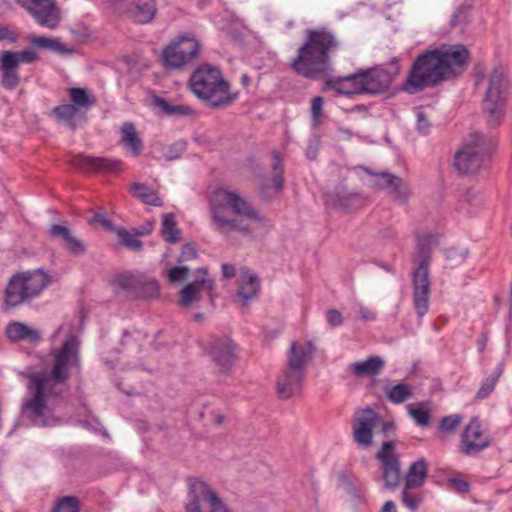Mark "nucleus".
I'll list each match as a JSON object with an SVG mask.
<instances>
[{
    "label": "nucleus",
    "mask_w": 512,
    "mask_h": 512,
    "mask_svg": "<svg viewBox=\"0 0 512 512\" xmlns=\"http://www.w3.org/2000/svg\"><path fill=\"white\" fill-rule=\"evenodd\" d=\"M317 152H318V149H317V146H312L310 145L306 151V156L310 159V160H313L316 158V155H317Z\"/></svg>",
    "instance_id": "62"
},
{
    "label": "nucleus",
    "mask_w": 512,
    "mask_h": 512,
    "mask_svg": "<svg viewBox=\"0 0 512 512\" xmlns=\"http://www.w3.org/2000/svg\"><path fill=\"white\" fill-rule=\"evenodd\" d=\"M79 341L68 330V337L59 349L53 352L54 365L51 374L36 372L28 376V395L22 404V416L35 426H53L56 418L47 405L48 396L57 395L58 384L64 383L70 376V369L79 366Z\"/></svg>",
    "instance_id": "1"
},
{
    "label": "nucleus",
    "mask_w": 512,
    "mask_h": 512,
    "mask_svg": "<svg viewBox=\"0 0 512 512\" xmlns=\"http://www.w3.org/2000/svg\"><path fill=\"white\" fill-rule=\"evenodd\" d=\"M30 42L33 46L38 48L50 49L59 53L69 52L58 39L34 36L31 38Z\"/></svg>",
    "instance_id": "42"
},
{
    "label": "nucleus",
    "mask_w": 512,
    "mask_h": 512,
    "mask_svg": "<svg viewBox=\"0 0 512 512\" xmlns=\"http://www.w3.org/2000/svg\"><path fill=\"white\" fill-rule=\"evenodd\" d=\"M53 512H80L79 501L74 496H64L56 502Z\"/></svg>",
    "instance_id": "46"
},
{
    "label": "nucleus",
    "mask_w": 512,
    "mask_h": 512,
    "mask_svg": "<svg viewBox=\"0 0 512 512\" xmlns=\"http://www.w3.org/2000/svg\"><path fill=\"white\" fill-rule=\"evenodd\" d=\"M138 284H142L141 293L145 297H155L159 293V285L158 282L153 278H147L141 281L140 279L136 281Z\"/></svg>",
    "instance_id": "49"
},
{
    "label": "nucleus",
    "mask_w": 512,
    "mask_h": 512,
    "mask_svg": "<svg viewBox=\"0 0 512 512\" xmlns=\"http://www.w3.org/2000/svg\"><path fill=\"white\" fill-rule=\"evenodd\" d=\"M190 276V268L185 265H175L166 270V277L170 284L181 285Z\"/></svg>",
    "instance_id": "41"
},
{
    "label": "nucleus",
    "mask_w": 512,
    "mask_h": 512,
    "mask_svg": "<svg viewBox=\"0 0 512 512\" xmlns=\"http://www.w3.org/2000/svg\"><path fill=\"white\" fill-rule=\"evenodd\" d=\"M16 62L11 61L2 52L0 53V84L6 90L15 89L20 83Z\"/></svg>",
    "instance_id": "26"
},
{
    "label": "nucleus",
    "mask_w": 512,
    "mask_h": 512,
    "mask_svg": "<svg viewBox=\"0 0 512 512\" xmlns=\"http://www.w3.org/2000/svg\"><path fill=\"white\" fill-rule=\"evenodd\" d=\"M25 283L20 273L14 275L5 290V303L9 307H16L25 302Z\"/></svg>",
    "instance_id": "27"
},
{
    "label": "nucleus",
    "mask_w": 512,
    "mask_h": 512,
    "mask_svg": "<svg viewBox=\"0 0 512 512\" xmlns=\"http://www.w3.org/2000/svg\"><path fill=\"white\" fill-rule=\"evenodd\" d=\"M358 200V194L344 189L334 191L325 196V202L328 206L340 210L350 209Z\"/></svg>",
    "instance_id": "28"
},
{
    "label": "nucleus",
    "mask_w": 512,
    "mask_h": 512,
    "mask_svg": "<svg viewBox=\"0 0 512 512\" xmlns=\"http://www.w3.org/2000/svg\"><path fill=\"white\" fill-rule=\"evenodd\" d=\"M2 53L11 61L16 62L17 67H19L21 63L31 64L38 60L37 53L30 49L23 51L4 50Z\"/></svg>",
    "instance_id": "40"
},
{
    "label": "nucleus",
    "mask_w": 512,
    "mask_h": 512,
    "mask_svg": "<svg viewBox=\"0 0 512 512\" xmlns=\"http://www.w3.org/2000/svg\"><path fill=\"white\" fill-rule=\"evenodd\" d=\"M154 104L166 115H184L189 113V107L182 105H172L165 99L156 97Z\"/></svg>",
    "instance_id": "45"
},
{
    "label": "nucleus",
    "mask_w": 512,
    "mask_h": 512,
    "mask_svg": "<svg viewBox=\"0 0 512 512\" xmlns=\"http://www.w3.org/2000/svg\"><path fill=\"white\" fill-rule=\"evenodd\" d=\"M186 143L183 141L175 142L164 150V156L167 160L178 158L186 149Z\"/></svg>",
    "instance_id": "51"
},
{
    "label": "nucleus",
    "mask_w": 512,
    "mask_h": 512,
    "mask_svg": "<svg viewBox=\"0 0 512 512\" xmlns=\"http://www.w3.org/2000/svg\"><path fill=\"white\" fill-rule=\"evenodd\" d=\"M417 117V130L422 134L429 132L430 124L423 110L419 109L416 113Z\"/></svg>",
    "instance_id": "56"
},
{
    "label": "nucleus",
    "mask_w": 512,
    "mask_h": 512,
    "mask_svg": "<svg viewBox=\"0 0 512 512\" xmlns=\"http://www.w3.org/2000/svg\"><path fill=\"white\" fill-rule=\"evenodd\" d=\"M494 146L493 139L478 132L470 133L454 156L455 168L462 174L478 172Z\"/></svg>",
    "instance_id": "9"
},
{
    "label": "nucleus",
    "mask_w": 512,
    "mask_h": 512,
    "mask_svg": "<svg viewBox=\"0 0 512 512\" xmlns=\"http://www.w3.org/2000/svg\"><path fill=\"white\" fill-rule=\"evenodd\" d=\"M194 512L231 511L206 482L194 479Z\"/></svg>",
    "instance_id": "14"
},
{
    "label": "nucleus",
    "mask_w": 512,
    "mask_h": 512,
    "mask_svg": "<svg viewBox=\"0 0 512 512\" xmlns=\"http://www.w3.org/2000/svg\"><path fill=\"white\" fill-rule=\"evenodd\" d=\"M384 367V361L379 356H372L365 361L355 362L351 365L353 374L357 377L374 376Z\"/></svg>",
    "instance_id": "30"
},
{
    "label": "nucleus",
    "mask_w": 512,
    "mask_h": 512,
    "mask_svg": "<svg viewBox=\"0 0 512 512\" xmlns=\"http://www.w3.org/2000/svg\"><path fill=\"white\" fill-rule=\"evenodd\" d=\"M132 191L136 198L141 200L144 204L161 207L163 205L158 193L152 188L142 183H135L132 185Z\"/></svg>",
    "instance_id": "36"
},
{
    "label": "nucleus",
    "mask_w": 512,
    "mask_h": 512,
    "mask_svg": "<svg viewBox=\"0 0 512 512\" xmlns=\"http://www.w3.org/2000/svg\"><path fill=\"white\" fill-rule=\"evenodd\" d=\"M324 100L322 97L317 96L312 99L311 102V115L315 123H318L322 117Z\"/></svg>",
    "instance_id": "52"
},
{
    "label": "nucleus",
    "mask_w": 512,
    "mask_h": 512,
    "mask_svg": "<svg viewBox=\"0 0 512 512\" xmlns=\"http://www.w3.org/2000/svg\"><path fill=\"white\" fill-rule=\"evenodd\" d=\"M155 13L156 5L154 0L137 2L130 11L132 19L140 24L150 22L154 18Z\"/></svg>",
    "instance_id": "32"
},
{
    "label": "nucleus",
    "mask_w": 512,
    "mask_h": 512,
    "mask_svg": "<svg viewBox=\"0 0 512 512\" xmlns=\"http://www.w3.org/2000/svg\"><path fill=\"white\" fill-rule=\"evenodd\" d=\"M192 57V38L179 36L168 44L162 53L163 65L167 69H177L186 65Z\"/></svg>",
    "instance_id": "15"
},
{
    "label": "nucleus",
    "mask_w": 512,
    "mask_h": 512,
    "mask_svg": "<svg viewBox=\"0 0 512 512\" xmlns=\"http://www.w3.org/2000/svg\"><path fill=\"white\" fill-rule=\"evenodd\" d=\"M504 370V364L499 363L493 373L482 383L481 387L476 393V398L483 400L487 398L495 389L496 383Z\"/></svg>",
    "instance_id": "37"
},
{
    "label": "nucleus",
    "mask_w": 512,
    "mask_h": 512,
    "mask_svg": "<svg viewBox=\"0 0 512 512\" xmlns=\"http://www.w3.org/2000/svg\"><path fill=\"white\" fill-rule=\"evenodd\" d=\"M120 243L134 252H140L143 248V243L138 239L139 235H136L135 230H126L124 228H117L115 230Z\"/></svg>",
    "instance_id": "38"
},
{
    "label": "nucleus",
    "mask_w": 512,
    "mask_h": 512,
    "mask_svg": "<svg viewBox=\"0 0 512 512\" xmlns=\"http://www.w3.org/2000/svg\"><path fill=\"white\" fill-rule=\"evenodd\" d=\"M438 245V235L419 232L416 235L415 260L418 267L413 272V300L418 317L422 318L429 309L430 280L429 261L432 250Z\"/></svg>",
    "instance_id": "6"
},
{
    "label": "nucleus",
    "mask_w": 512,
    "mask_h": 512,
    "mask_svg": "<svg viewBox=\"0 0 512 512\" xmlns=\"http://www.w3.org/2000/svg\"><path fill=\"white\" fill-rule=\"evenodd\" d=\"M77 113V108L71 104H63L55 107L52 110V115L60 122L65 123L71 129L76 128L74 118Z\"/></svg>",
    "instance_id": "39"
},
{
    "label": "nucleus",
    "mask_w": 512,
    "mask_h": 512,
    "mask_svg": "<svg viewBox=\"0 0 512 512\" xmlns=\"http://www.w3.org/2000/svg\"><path fill=\"white\" fill-rule=\"evenodd\" d=\"M360 168L369 175L366 180L367 186L387 190L394 200L400 204L407 202L410 191L403 179L389 172L374 173L367 167Z\"/></svg>",
    "instance_id": "12"
},
{
    "label": "nucleus",
    "mask_w": 512,
    "mask_h": 512,
    "mask_svg": "<svg viewBox=\"0 0 512 512\" xmlns=\"http://www.w3.org/2000/svg\"><path fill=\"white\" fill-rule=\"evenodd\" d=\"M508 81L502 70L496 68L489 76L488 88L483 101L487 123L497 127L502 122L507 106Z\"/></svg>",
    "instance_id": "10"
},
{
    "label": "nucleus",
    "mask_w": 512,
    "mask_h": 512,
    "mask_svg": "<svg viewBox=\"0 0 512 512\" xmlns=\"http://www.w3.org/2000/svg\"><path fill=\"white\" fill-rule=\"evenodd\" d=\"M49 234L59 239L63 247L73 255H83L86 252L85 243L66 226L54 224L50 227Z\"/></svg>",
    "instance_id": "20"
},
{
    "label": "nucleus",
    "mask_w": 512,
    "mask_h": 512,
    "mask_svg": "<svg viewBox=\"0 0 512 512\" xmlns=\"http://www.w3.org/2000/svg\"><path fill=\"white\" fill-rule=\"evenodd\" d=\"M91 223H98L105 228H111V222L101 213H95L91 219Z\"/></svg>",
    "instance_id": "60"
},
{
    "label": "nucleus",
    "mask_w": 512,
    "mask_h": 512,
    "mask_svg": "<svg viewBox=\"0 0 512 512\" xmlns=\"http://www.w3.org/2000/svg\"><path fill=\"white\" fill-rule=\"evenodd\" d=\"M450 485L454 490L460 493H467L469 491V483L460 478H452L450 479Z\"/></svg>",
    "instance_id": "57"
},
{
    "label": "nucleus",
    "mask_w": 512,
    "mask_h": 512,
    "mask_svg": "<svg viewBox=\"0 0 512 512\" xmlns=\"http://www.w3.org/2000/svg\"><path fill=\"white\" fill-rule=\"evenodd\" d=\"M384 393L387 400L392 404H402L413 396L412 389L403 383L386 385Z\"/></svg>",
    "instance_id": "33"
},
{
    "label": "nucleus",
    "mask_w": 512,
    "mask_h": 512,
    "mask_svg": "<svg viewBox=\"0 0 512 512\" xmlns=\"http://www.w3.org/2000/svg\"><path fill=\"white\" fill-rule=\"evenodd\" d=\"M194 94L212 107L226 106L235 99L219 68L211 64L194 69Z\"/></svg>",
    "instance_id": "7"
},
{
    "label": "nucleus",
    "mask_w": 512,
    "mask_h": 512,
    "mask_svg": "<svg viewBox=\"0 0 512 512\" xmlns=\"http://www.w3.org/2000/svg\"><path fill=\"white\" fill-rule=\"evenodd\" d=\"M407 413L419 427H427L430 423L431 411L429 402L423 401L417 404H408Z\"/></svg>",
    "instance_id": "34"
},
{
    "label": "nucleus",
    "mask_w": 512,
    "mask_h": 512,
    "mask_svg": "<svg viewBox=\"0 0 512 512\" xmlns=\"http://www.w3.org/2000/svg\"><path fill=\"white\" fill-rule=\"evenodd\" d=\"M326 320L331 327H338L343 324V316L337 309H330L326 312Z\"/></svg>",
    "instance_id": "53"
},
{
    "label": "nucleus",
    "mask_w": 512,
    "mask_h": 512,
    "mask_svg": "<svg viewBox=\"0 0 512 512\" xmlns=\"http://www.w3.org/2000/svg\"><path fill=\"white\" fill-rule=\"evenodd\" d=\"M6 333L8 338L14 342L28 341L31 344H35L40 342L42 339L40 331L21 322H12L8 324Z\"/></svg>",
    "instance_id": "25"
},
{
    "label": "nucleus",
    "mask_w": 512,
    "mask_h": 512,
    "mask_svg": "<svg viewBox=\"0 0 512 512\" xmlns=\"http://www.w3.org/2000/svg\"><path fill=\"white\" fill-rule=\"evenodd\" d=\"M489 444L490 439L482 429L480 421L477 418H473L463 431L461 452L471 456L486 449Z\"/></svg>",
    "instance_id": "16"
},
{
    "label": "nucleus",
    "mask_w": 512,
    "mask_h": 512,
    "mask_svg": "<svg viewBox=\"0 0 512 512\" xmlns=\"http://www.w3.org/2000/svg\"><path fill=\"white\" fill-rule=\"evenodd\" d=\"M222 274L225 278H232L235 276V267L232 264L224 263L222 265Z\"/></svg>",
    "instance_id": "61"
},
{
    "label": "nucleus",
    "mask_w": 512,
    "mask_h": 512,
    "mask_svg": "<svg viewBox=\"0 0 512 512\" xmlns=\"http://www.w3.org/2000/svg\"><path fill=\"white\" fill-rule=\"evenodd\" d=\"M340 48V41L327 28L308 29L304 43L298 48L297 55L290 67L297 74L318 79L329 73L331 56Z\"/></svg>",
    "instance_id": "4"
},
{
    "label": "nucleus",
    "mask_w": 512,
    "mask_h": 512,
    "mask_svg": "<svg viewBox=\"0 0 512 512\" xmlns=\"http://www.w3.org/2000/svg\"><path fill=\"white\" fill-rule=\"evenodd\" d=\"M161 236L169 243H176L181 240V232L172 213L164 214L162 217Z\"/></svg>",
    "instance_id": "35"
},
{
    "label": "nucleus",
    "mask_w": 512,
    "mask_h": 512,
    "mask_svg": "<svg viewBox=\"0 0 512 512\" xmlns=\"http://www.w3.org/2000/svg\"><path fill=\"white\" fill-rule=\"evenodd\" d=\"M380 423V416L371 408L359 409L352 420L354 442L361 448H369L373 443V429Z\"/></svg>",
    "instance_id": "13"
},
{
    "label": "nucleus",
    "mask_w": 512,
    "mask_h": 512,
    "mask_svg": "<svg viewBox=\"0 0 512 512\" xmlns=\"http://www.w3.org/2000/svg\"><path fill=\"white\" fill-rule=\"evenodd\" d=\"M472 6L468 4H462L458 6L453 13L450 25L452 27L461 26L467 22L469 12L471 11Z\"/></svg>",
    "instance_id": "48"
},
{
    "label": "nucleus",
    "mask_w": 512,
    "mask_h": 512,
    "mask_svg": "<svg viewBox=\"0 0 512 512\" xmlns=\"http://www.w3.org/2000/svg\"><path fill=\"white\" fill-rule=\"evenodd\" d=\"M427 477V464L424 460H418L411 464L404 478V487L420 488Z\"/></svg>",
    "instance_id": "29"
},
{
    "label": "nucleus",
    "mask_w": 512,
    "mask_h": 512,
    "mask_svg": "<svg viewBox=\"0 0 512 512\" xmlns=\"http://www.w3.org/2000/svg\"><path fill=\"white\" fill-rule=\"evenodd\" d=\"M356 312L359 315V318L363 321H374L376 319V313L363 304L358 303L356 305Z\"/></svg>",
    "instance_id": "54"
},
{
    "label": "nucleus",
    "mask_w": 512,
    "mask_h": 512,
    "mask_svg": "<svg viewBox=\"0 0 512 512\" xmlns=\"http://www.w3.org/2000/svg\"><path fill=\"white\" fill-rule=\"evenodd\" d=\"M462 417L459 415H450L442 418L439 429L444 432L453 433L460 425Z\"/></svg>",
    "instance_id": "50"
},
{
    "label": "nucleus",
    "mask_w": 512,
    "mask_h": 512,
    "mask_svg": "<svg viewBox=\"0 0 512 512\" xmlns=\"http://www.w3.org/2000/svg\"><path fill=\"white\" fill-rule=\"evenodd\" d=\"M272 184L277 191L282 190L284 178H283V163L280 158V154L276 151L273 152V163H272Z\"/></svg>",
    "instance_id": "44"
},
{
    "label": "nucleus",
    "mask_w": 512,
    "mask_h": 512,
    "mask_svg": "<svg viewBox=\"0 0 512 512\" xmlns=\"http://www.w3.org/2000/svg\"><path fill=\"white\" fill-rule=\"evenodd\" d=\"M323 90H333L341 95L363 94L361 75L355 73L345 77L328 79Z\"/></svg>",
    "instance_id": "21"
},
{
    "label": "nucleus",
    "mask_w": 512,
    "mask_h": 512,
    "mask_svg": "<svg viewBox=\"0 0 512 512\" xmlns=\"http://www.w3.org/2000/svg\"><path fill=\"white\" fill-rule=\"evenodd\" d=\"M377 459L382 464L383 479L389 488H395L400 480V462L395 456V445L388 441L382 444L377 453Z\"/></svg>",
    "instance_id": "17"
},
{
    "label": "nucleus",
    "mask_w": 512,
    "mask_h": 512,
    "mask_svg": "<svg viewBox=\"0 0 512 512\" xmlns=\"http://www.w3.org/2000/svg\"><path fill=\"white\" fill-rule=\"evenodd\" d=\"M122 141L129 148L133 156L137 157L142 151V141L138 136L135 125L131 122H125L121 127Z\"/></svg>",
    "instance_id": "31"
},
{
    "label": "nucleus",
    "mask_w": 512,
    "mask_h": 512,
    "mask_svg": "<svg viewBox=\"0 0 512 512\" xmlns=\"http://www.w3.org/2000/svg\"><path fill=\"white\" fill-rule=\"evenodd\" d=\"M413 488L404 487L402 492L403 505L411 511H416L423 498L419 493L411 492Z\"/></svg>",
    "instance_id": "47"
},
{
    "label": "nucleus",
    "mask_w": 512,
    "mask_h": 512,
    "mask_svg": "<svg viewBox=\"0 0 512 512\" xmlns=\"http://www.w3.org/2000/svg\"><path fill=\"white\" fill-rule=\"evenodd\" d=\"M486 343H487V338L485 336H482L480 339H478L477 346H478V349L480 352H483V350L486 347Z\"/></svg>",
    "instance_id": "64"
},
{
    "label": "nucleus",
    "mask_w": 512,
    "mask_h": 512,
    "mask_svg": "<svg viewBox=\"0 0 512 512\" xmlns=\"http://www.w3.org/2000/svg\"><path fill=\"white\" fill-rule=\"evenodd\" d=\"M363 94H380L388 90L392 78L384 69H371L360 72Z\"/></svg>",
    "instance_id": "19"
},
{
    "label": "nucleus",
    "mask_w": 512,
    "mask_h": 512,
    "mask_svg": "<svg viewBox=\"0 0 512 512\" xmlns=\"http://www.w3.org/2000/svg\"><path fill=\"white\" fill-rule=\"evenodd\" d=\"M194 303L200 298L208 300L209 304L213 306V289L214 279L208 276L205 268H199L194 271Z\"/></svg>",
    "instance_id": "24"
},
{
    "label": "nucleus",
    "mask_w": 512,
    "mask_h": 512,
    "mask_svg": "<svg viewBox=\"0 0 512 512\" xmlns=\"http://www.w3.org/2000/svg\"><path fill=\"white\" fill-rule=\"evenodd\" d=\"M72 164L75 168L85 172L112 173L121 170L122 162L104 157L78 155L72 160Z\"/></svg>",
    "instance_id": "18"
},
{
    "label": "nucleus",
    "mask_w": 512,
    "mask_h": 512,
    "mask_svg": "<svg viewBox=\"0 0 512 512\" xmlns=\"http://www.w3.org/2000/svg\"><path fill=\"white\" fill-rule=\"evenodd\" d=\"M198 345L210 358L220 383H225L233 375L238 360V345L229 336H212L207 342L198 341Z\"/></svg>",
    "instance_id": "8"
},
{
    "label": "nucleus",
    "mask_w": 512,
    "mask_h": 512,
    "mask_svg": "<svg viewBox=\"0 0 512 512\" xmlns=\"http://www.w3.org/2000/svg\"><path fill=\"white\" fill-rule=\"evenodd\" d=\"M210 207L213 223L222 234L238 232L257 239L270 229L269 219L234 190L216 189L210 197Z\"/></svg>",
    "instance_id": "2"
},
{
    "label": "nucleus",
    "mask_w": 512,
    "mask_h": 512,
    "mask_svg": "<svg viewBox=\"0 0 512 512\" xmlns=\"http://www.w3.org/2000/svg\"><path fill=\"white\" fill-rule=\"evenodd\" d=\"M314 351L315 347L311 341L291 343L287 354V364L280 371L276 381L279 398L286 400L300 395L306 367L312 359Z\"/></svg>",
    "instance_id": "5"
},
{
    "label": "nucleus",
    "mask_w": 512,
    "mask_h": 512,
    "mask_svg": "<svg viewBox=\"0 0 512 512\" xmlns=\"http://www.w3.org/2000/svg\"><path fill=\"white\" fill-rule=\"evenodd\" d=\"M69 95L72 105L75 107L88 108L94 103V100L91 99L88 91L84 88H70Z\"/></svg>",
    "instance_id": "43"
},
{
    "label": "nucleus",
    "mask_w": 512,
    "mask_h": 512,
    "mask_svg": "<svg viewBox=\"0 0 512 512\" xmlns=\"http://www.w3.org/2000/svg\"><path fill=\"white\" fill-rule=\"evenodd\" d=\"M154 224H155L154 221H149V222H146L140 228H133L132 230H135L136 235L147 236V235L151 234V232L153 231Z\"/></svg>",
    "instance_id": "59"
},
{
    "label": "nucleus",
    "mask_w": 512,
    "mask_h": 512,
    "mask_svg": "<svg viewBox=\"0 0 512 512\" xmlns=\"http://www.w3.org/2000/svg\"><path fill=\"white\" fill-rule=\"evenodd\" d=\"M260 290V281L255 273L249 269H242L238 279L237 296L241 299L244 306L255 299Z\"/></svg>",
    "instance_id": "22"
},
{
    "label": "nucleus",
    "mask_w": 512,
    "mask_h": 512,
    "mask_svg": "<svg viewBox=\"0 0 512 512\" xmlns=\"http://www.w3.org/2000/svg\"><path fill=\"white\" fill-rule=\"evenodd\" d=\"M41 27L54 30L59 26L61 12L55 0H15Z\"/></svg>",
    "instance_id": "11"
},
{
    "label": "nucleus",
    "mask_w": 512,
    "mask_h": 512,
    "mask_svg": "<svg viewBox=\"0 0 512 512\" xmlns=\"http://www.w3.org/2000/svg\"><path fill=\"white\" fill-rule=\"evenodd\" d=\"M382 512H396L395 504L392 501H387L382 508Z\"/></svg>",
    "instance_id": "63"
},
{
    "label": "nucleus",
    "mask_w": 512,
    "mask_h": 512,
    "mask_svg": "<svg viewBox=\"0 0 512 512\" xmlns=\"http://www.w3.org/2000/svg\"><path fill=\"white\" fill-rule=\"evenodd\" d=\"M469 51L462 44L442 45L426 51L414 61L404 90L415 94L461 74L468 66Z\"/></svg>",
    "instance_id": "3"
},
{
    "label": "nucleus",
    "mask_w": 512,
    "mask_h": 512,
    "mask_svg": "<svg viewBox=\"0 0 512 512\" xmlns=\"http://www.w3.org/2000/svg\"><path fill=\"white\" fill-rule=\"evenodd\" d=\"M180 303L188 306L192 303V283H188L181 291Z\"/></svg>",
    "instance_id": "58"
},
{
    "label": "nucleus",
    "mask_w": 512,
    "mask_h": 512,
    "mask_svg": "<svg viewBox=\"0 0 512 512\" xmlns=\"http://www.w3.org/2000/svg\"><path fill=\"white\" fill-rule=\"evenodd\" d=\"M19 38V34L11 29L9 26L0 25V41L8 40L11 43H15Z\"/></svg>",
    "instance_id": "55"
},
{
    "label": "nucleus",
    "mask_w": 512,
    "mask_h": 512,
    "mask_svg": "<svg viewBox=\"0 0 512 512\" xmlns=\"http://www.w3.org/2000/svg\"><path fill=\"white\" fill-rule=\"evenodd\" d=\"M23 283H25V302L38 296L47 286L49 277L42 270H34L20 273Z\"/></svg>",
    "instance_id": "23"
}]
</instances>
